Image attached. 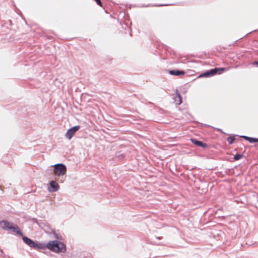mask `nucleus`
<instances>
[{
	"instance_id": "obj_1",
	"label": "nucleus",
	"mask_w": 258,
	"mask_h": 258,
	"mask_svg": "<svg viewBox=\"0 0 258 258\" xmlns=\"http://www.w3.org/2000/svg\"><path fill=\"white\" fill-rule=\"evenodd\" d=\"M29 247L41 251L46 248L55 252H64L66 250L64 243H26Z\"/></svg>"
},
{
	"instance_id": "obj_2",
	"label": "nucleus",
	"mask_w": 258,
	"mask_h": 258,
	"mask_svg": "<svg viewBox=\"0 0 258 258\" xmlns=\"http://www.w3.org/2000/svg\"><path fill=\"white\" fill-rule=\"evenodd\" d=\"M0 227L5 230H12L14 233H17L19 236L22 237L24 242H34L29 238L24 236L19 227L13 223L3 220L0 221Z\"/></svg>"
},
{
	"instance_id": "obj_3",
	"label": "nucleus",
	"mask_w": 258,
	"mask_h": 258,
	"mask_svg": "<svg viewBox=\"0 0 258 258\" xmlns=\"http://www.w3.org/2000/svg\"><path fill=\"white\" fill-rule=\"evenodd\" d=\"M53 173L57 177L64 175L67 172V167L62 163H58L53 165Z\"/></svg>"
},
{
	"instance_id": "obj_4",
	"label": "nucleus",
	"mask_w": 258,
	"mask_h": 258,
	"mask_svg": "<svg viewBox=\"0 0 258 258\" xmlns=\"http://www.w3.org/2000/svg\"><path fill=\"white\" fill-rule=\"evenodd\" d=\"M48 230L51 231V232L53 233L55 238L56 239L55 240H49L48 242H60V241L64 240L61 236L56 233L54 229L50 228L48 226H47L44 230L46 233H49V231Z\"/></svg>"
},
{
	"instance_id": "obj_5",
	"label": "nucleus",
	"mask_w": 258,
	"mask_h": 258,
	"mask_svg": "<svg viewBox=\"0 0 258 258\" xmlns=\"http://www.w3.org/2000/svg\"><path fill=\"white\" fill-rule=\"evenodd\" d=\"M80 128V126L79 125H76L69 128L65 134L66 138L69 140H71L74 135Z\"/></svg>"
},
{
	"instance_id": "obj_6",
	"label": "nucleus",
	"mask_w": 258,
	"mask_h": 258,
	"mask_svg": "<svg viewBox=\"0 0 258 258\" xmlns=\"http://www.w3.org/2000/svg\"><path fill=\"white\" fill-rule=\"evenodd\" d=\"M59 188L58 184L55 180H51L49 183V186L47 190L50 192H53L57 191Z\"/></svg>"
},
{
	"instance_id": "obj_7",
	"label": "nucleus",
	"mask_w": 258,
	"mask_h": 258,
	"mask_svg": "<svg viewBox=\"0 0 258 258\" xmlns=\"http://www.w3.org/2000/svg\"><path fill=\"white\" fill-rule=\"evenodd\" d=\"M190 140L194 144L197 145V146L201 147L204 148L208 146L207 144L204 143L202 141L197 140V139L191 138Z\"/></svg>"
},
{
	"instance_id": "obj_8",
	"label": "nucleus",
	"mask_w": 258,
	"mask_h": 258,
	"mask_svg": "<svg viewBox=\"0 0 258 258\" xmlns=\"http://www.w3.org/2000/svg\"><path fill=\"white\" fill-rule=\"evenodd\" d=\"M170 75L175 76H182L185 74V72L179 70H172L169 71Z\"/></svg>"
},
{
	"instance_id": "obj_9",
	"label": "nucleus",
	"mask_w": 258,
	"mask_h": 258,
	"mask_svg": "<svg viewBox=\"0 0 258 258\" xmlns=\"http://www.w3.org/2000/svg\"><path fill=\"white\" fill-rule=\"evenodd\" d=\"M226 69L223 68H215L211 70V76H213L216 74H221Z\"/></svg>"
},
{
	"instance_id": "obj_10",
	"label": "nucleus",
	"mask_w": 258,
	"mask_h": 258,
	"mask_svg": "<svg viewBox=\"0 0 258 258\" xmlns=\"http://www.w3.org/2000/svg\"><path fill=\"white\" fill-rule=\"evenodd\" d=\"M174 100L176 103L178 105L182 103V98L180 94L177 91L176 92V95L174 97Z\"/></svg>"
},
{
	"instance_id": "obj_11",
	"label": "nucleus",
	"mask_w": 258,
	"mask_h": 258,
	"mask_svg": "<svg viewBox=\"0 0 258 258\" xmlns=\"http://www.w3.org/2000/svg\"><path fill=\"white\" fill-rule=\"evenodd\" d=\"M243 138L246 140L249 141L250 143L258 142V139L256 138H250L246 136H243Z\"/></svg>"
},
{
	"instance_id": "obj_12",
	"label": "nucleus",
	"mask_w": 258,
	"mask_h": 258,
	"mask_svg": "<svg viewBox=\"0 0 258 258\" xmlns=\"http://www.w3.org/2000/svg\"><path fill=\"white\" fill-rule=\"evenodd\" d=\"M202 77H207V78L210 77V70H207L205 72L200 74L197 77V79L202 78Z\"/></svg>"
},
{
	"instance_id": "obj_13",
	"label": "nucleus",
	"mask_w": 258,
	"mask_h": 258,
	"mask_svg": "<svg viewBox=\"0 0 258 258\" xmlns=\"http://www.w3.org/2000/svg\"><path fill=\"white\" fill-rule=\"evenodd\" d=\"M235 138L234 137H229L227 138V141L230 144H232Z\"/></svg>"
},
{
	"instance_id": "obj_14",
	"label": "nucleus",
	"mask_w": 258,
	"mask_h": 258,
	"mask_svg": "<svg viewBox=\"0 0 258 258\" xmlns=\"http://www.w3.org/2000/svg\"><path fill=\"white\" fill-rule=\"evenodd\" d=\"M241 157H242V155H241L240 154H236V155H235L234 158L235 160H239L240 159H241Z\"/></svg>"
},
{
	"instance_id": "obj_15",
	"label": "nucleus",
	"mask_w": 258,
	"mask_h": 258,
	"mask_svg": "<svg viewBox=\"0 0 258 258\" xmlns=\"http://www.w3.org/2000/svg\"><path fill=\"white\" fill-rule=\"evenodd\" d=\"M94 1L96 2V4L102 7V2L100 0H94Z\"/></svg>"
},
{
	"instance_id": "obj_16",
	"label": "nucleus",
	"mask_w": 258,
	"mask_h": 258,
	"mask_svg": "<svg viewBox=\"0 0 258 258\" xmlns=\"http://www.w3.org/2000/svg\"><path fill=\"white\" fill-rule=\"evenodd\" d=\"M252 64L253 66H256L258 67V61H254L252 63Z\"/></svg>"
},
{
	"instance_id": "obj_17",
	"label": "nucleus",
	"mask_w": 258,
	"mask_h": 258,
	"mask_svg": "<svg viewBox=\"0 0 258 258\" xmlns=\"http://www.w3.org/2000/svg\"><path fill=\"white\" fill-rule=\"evenodd\" d=\"M63 177H61V178H59L58 179V181L60 182H63Z\"/></svg>"
},
{
	"instance_id": "obj_18",
	"label": "nucleus",
	"mask_w": 258,
	"mask_h": 258,
	"mask_svg": "<svg viewBox=\"0 0 258 258\" xmlns=\"http://www.w3.org/2000/svg\"><path fill=\"white\" fill-rule=\"evenodd\" d=\"M247 242H245V244H244L243 243H241L240 245H241V246L243 247L245 245H247Z\"/></svg>"
},
{
	"instance_id": "obj_19",
	"label": "nucleus",
	"mask_w": 258,
	"mask_h": 258,
	"mask_svg": "<svg viewBox=\"0 0 258 258\" xmlns=\"http://www.w3.org/2000/svg\"><path fill=\"white\" fill-rule=\"evenodd\" d=\"M166 5H158L157 6L161 7V6H166Z\"/></svg>"
},
{
	"instance_id": "obj_20",
	"label": "nucleus",
	"mask_w": 258,
	"mask_h": 258,
	"mask_svg": "<svg viewBox=\"0 0 258 258\" xmlns=\"http://www.w3.org/2000/svg\"><path fill=\"white\" fill-rule=\"evenodd\" d=\"M157 239H160V237H157Z\"/></svg>"
}]
</instances>
